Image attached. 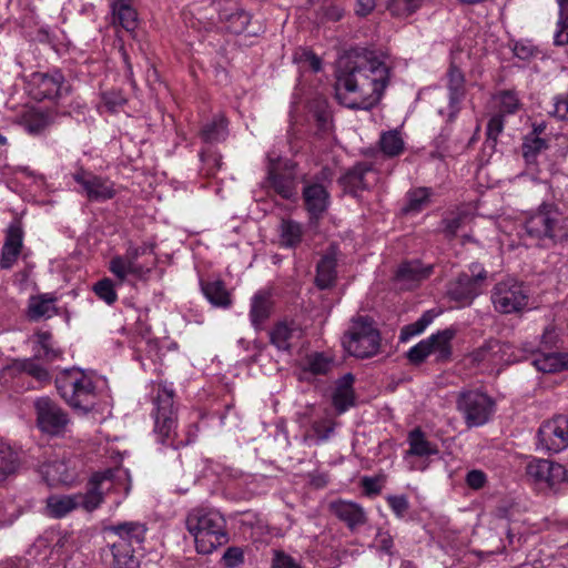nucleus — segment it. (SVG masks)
Returning <instances> with one entry per match:
<instances>
[{
	"instance_id": "nucleus-1",
	"label": "nucleus",
	"mask_w": 568,
	"mask_h": 568,
	"mask_svg": "<svg viewBox=\"0 0 568 568\" xmlns=\"http://www.w3.org/2000/svg\"><path fill=\"white\" fill-rule=\"evenodd\" d=\"M389 68L373 51L355 50L339 61L335 97L354 110L375 106L389 82Z\"/></svg>"
},
{
	"instance_id": "nucleus-2",
	"label": "nucleus",
	"mask_w": 568,
	"mask_h": 568,
	"mask_svg": "<svg viewBox=\"0 0 568 568\" xmlns=\"http://www.w3.org/2000/svg\"><path fill=\"white\" fill-rule=\"evenodd\" d=\"M185 527L195 542L199 554H212L227 542L226 521L215 508L196 506L189 510Z\"/></svg>"
},
{
	"instance_id": "nucleus-3",
	"label": "nucleus",
	"mask_w": 568,
	"mask_h": 568,
	"mask_svg": "<svg viewBox=\"0 0 568 568\" xmlns=\"http://www.w3.org/2000/svg\"><path fill=\"white\" fill-rule=\"evenodd\" d=\"M73 549V541L69 534L61 531H47L39 537L32 546L30 555L42 568H65L64 561ZM6 568H31L28 559H19Z\"/></svg>"
},
{
	"instance_id": "nucleus-4",
	"label": "nucleus",
	"mask_w": 568,
	"mask_h": 568,
	"mask_svg": "<svg viewBox=\"0 0 568 568\" xmlns=\"http://www.w3.org/2000/svg\"><path fill=\"white\" fill-rule=\"evenodd\" d=\"M342 345L345 351L357 358L376 355L381 346V334L369 316H355L348 331L344 334Z\"/></svg>"
},
{
	"instance_id": "nucleus-5",
	"label": "nucleus",
	"mask_w": 568,
	"mask_h": 568,
	"mask_svg": "<svg viewBox=\"0 0 568 568\" xmlns=\"http://www.w3.org/2000/svg\"><path fill=\"white\" fill-rule=\"evenodd\" d=\"M108 531L119 537L111 546L114 568H139L134 557V546H141L145 539L146 527L138 521H126L110 526Z\"/></svg>"
},
{
	"instance_id": "nucleus-6",
	"label": "nucleus",
	"mask_w": 568,
	"mask_h": 568,
	"mask_svg": "<svg viewBox=\"0 0 568 568\" xmlns=\"http://www.w3.org/2000/svg\"><path fill=\"white\" fill-rule=\"evenodd\" d=\"M566 220L567 216L557 206L541 204L536 212L526 219L524 229L530 237L549 239L561 243L564 239H567Z\"/></svg>"
},
{
	"instance_id": "nucleus-7",
	"label": "nucleus",
	"mask_w": 568,
	"mask_h": 568,
	"mask_svg": "<svg viewBox=\"0 0 568 568\" xmlns=\"http://www.w3.org/2000/svg\"><path fill=\"white\" fill-rule=\"evenodd\" d=\"M469 273H460L454 281L449 282L447 295L452 301L467 306L480 294L484 282L487 278V271L480 263H471Z\"/></svg>"
},
{
	"instance_id": "nucleus-8",
	"label": "nucleus",
	"mask_w": 568,
	"mask_h": 568,
	"mask_svg": "<svg viewBox=\"0 0 568 568\" xmlns=\"http://www.w3.org/2000/svg\"><path fill=\"white\" fill-rule=\"evenodd\" d=\"M97 489H88L84 494L50 495L45 500L44 515L50 518L60 519L79 507L87 511H92L100 506V493Z\"/></svg>"
},
{
	"instance_id": "nucleus-9",
	"label": "nucleus",
	"mask_w": 568,
	"mask_h": 568,
	"mask_svg": "<svg viewBox=\"0 0 568 568\" xmlns=\"http://www.w3.org/2000/svg\"><path fill=\"white\" fill-rule=\"evenodd\" d=\"M490 298L497 312L513 314L527 307L529 296L523 282L507 277L495 284Z\"/></svg>"
},
{
	"instance_id": "nucleus-10",
	"label": "nucleus",
	"mask_w": 568,
	"mask_h": 568,
	"mask_svg": "<svg viewBox=\"0 0 568 568\" xmlns=\"http://www.w3.org/2000/svg\"><path fill=\"white\" fill-rule=\"evenodd\" d=\"M37 427L49 436H63L69 428L70 418L63 409L48 396H42L34 402Z\"/></svg>"
},
{
	"instance_id": "nucleus-11",
	"label": "nucleus",
	"mask_w": 568,
	"mask_h": 568,
	"mask_svg": "<svg viewBox=\"0 0 568 568\" xmlns=\"http://www.w3.org/2000/svg\"><path fill=\"white\" fill-rule=\"evenodd\" d=\"M31 93L37 100H59L70 94L71 85L63 73L53 69L48 72H34L30 79Z\"/></svg>"
},
{
	"instance_id": "nucleus-12",
	"label": "nucleus",
	"mask_w": 568,
	"mask_h": 568,
	"mask_svg": "<svg viewBox=\"0 0 568 568\" xmlns=\"http://www.w3.org/2000/svg\"><path fill=\"white\" fill-rule=\"evenodd\" d=\"M537 445L550 454H557L568 448V414L557 415L545 420L537 433Z\"/></svg>"
},
{
	"instance_id": "nucleus-13",
	"label": "nucleus",
	"mask_w": 568,
	"mask_h": 568,
	"mask_svg": "<svg viewBox=\"0 0 568 568\" xmlns=\"http://www.w3.org/2000/svg\"><path fill=\"white\" fill-rule=\"evenodd\" d=\"M457 404L469 427L486 424L495 410V400L487 393H460Z\"/></svg>"
},
{
	"instance_id": "nucleus-14",
	"label": "nucleus",
	"mask_w": 568,
	"mask_h": 568,
	"mask_svg": "<svg viewBox=\"0 0 568 568\" xmlns=\"http://www.w3.org/2000/svg\"><path fill=\"white\" fill-rule=\"evenodd\" d=\"M174 393H158L154 398V434L161 444H166L173 436L176 426V408Z\"/></svg>"
},
{
	"instance_id": "nucleus-15",
	"label": "nucleus",
	"mask_w": 568,
	"mask_h": 568,
	"mask_svg": "<svg viewBox=\"0 0 568 568\" xmlns=\"http://www.w3.org/2000/svg\"><path fill=\"white\" fill-rule=\"evenodd\" d=\"M471 361L478 365L487 367L498 365H509L523 356H517L514 346L509 343L501 342L496 338L485 341L479 347L474 349L470 354Z\"/></svg>"
},
{
	"instance_id": "nucleus-16",
	"label": "nucleus",
	"mask_w": 568,
	"mask_h": 568,
	"mask_svg": "<svg viewBox=\"0 0 568 568\" xmlns=\"http://www.w3.org/2000/svg\"><path fill=\"white\" fill-rule=\"evenodd\" d=\"M149 251H152L151 245H130L123 255H116L110 261V272L121 282H123L128 275H132L138 280H145L150 273V268L139 264L138 258Z\"/></svg>"
},
{
	"instance_id": "nucleus-17",
	"label": "nucleus",
	"mask_w": 568,
	"mask_h": 568,
	"mask_svg": "<svg viewBox=\"0 0 568 568\" xmlns=\"http://www.w3.org/2000/svg\"><path fill=\"white\" fill-rule=\"evenodd\" d=\"M98 488L100 493V504L103 500V496L109 493L120 495V498L115 499V504L119 505L129 495L131 490V479L128 470L125 469H108L104 473L94 474L90 481L88 489Z\"/></svg>"
},
{
	"instance_id": "nucleus-18",
	"label": "nucleus",
	"mask_w": 568,
	"mask_h": 568,
	"mask_svg": "<svg viewBox=\"0 0 568 568\" xmlns=\"http://www.w3.org/2000/svg\"><path fill=\"white\" fill-rule=\"evenodd\" d=\"M58 390H103L108 382L93 371H83L77 367L60 372L55 377Z\"/></svg>"
},
{
	"instance_id": "nucleus-19",
	"label": "nucleus",
	"mask_w": 568,
	"mask_h": 568,
	"mask_svg": "<svg viewBox=\"0 0 568 568\" xmlns=\"http://www.w3.org/2000/svg\"><path fill=\"white\" fill-rule=\"evenodd\" d=\"M72 178L81 186L90 202H105L116 194L114 183L108 178L97 175L84 169L78 170Z\"/></svg>"
},
{
	"instance_id": "nucleus-20",
	"label": "nucleus",
	"mask_w": 568,
	"mask_h": 568,
	"mask_svg": "<svg viewBox=\"0 0 568 568\" xmlns=\"http://www.w3.org/2000/svg\"><path fill=\"white\" fill-rule=\"evenodd\" d=\"M526 475L536 485L548 488H555L567 479V470L562 465L541 458L528 462Z\"/></svg>"
},
{
	"instance_id": "nucleus-21",
	"label": "nucleus",
	"mask_w": 568,
	"mask_h": 568,
	"mask_svg": "<svg viewBox=\"0 0 568 568\" xmlns=\"http://www.w3.org/2000/svg\"><path fill=\"white\" fill-rule=\"evenodd\" d=\"M302 200L311 222L320 221L331 204V194L326 185L310 183L303 178Z\"/></svg>"
},
{
	"instance_id": "nucleus-22",
	"label": "nucleus",
	"mask_w": 568,
	"mask_h": 568,
	"mask_svg": "<svg viewBox=\"0 0 568 568\" xmlns=\"http://www.w3.org/2000/svg\"><path fill=\"white\" fill-rule=\"evenodd\" d=\"M268 337L278 352L292 354L303 337V329L294 321H278L271 327Z\"/></svg>"
},
{
	"instance_id": "nucleus-23",
	"label": "nucleus",
	"mask_w": 568,
	"mask_h": 568,
	"mask_svg": "<svg viewBox=\"0 0 568 568\" xmlns=\"http://www.w3.org/2000/svg\"><path fill=\"white\" fill-rule=\"evenodd\" d=\"M24 231L19 220H13L6 230V237L1 248L0 266L10 270L18 261L23 247Z\"/></svg>"
},
{
	"instance_id": "nucleus-24",
	"label": "nucleus",
	"mask_w": 568,
	"mask_h": 568,
	"mask_svg": "<svg viewBox=\"0 0 568 568\" xmlns=\"http://www.w3.org/2000/svg\"><path fill=\"white\" fill-rule=\"evenodd\" d=\"M434 271L432 264H423L419 260L403 262L395 274V282L402 290H413L427 280Z\"/></svg>"
},
{
	"instance_id": "nucleus-25",
	"label": "nucleus",
	"mask_w": 568,
	"mask_h": 568,
	"mask_svg": "<svg viewBox=\"0 0 568 568\" xmlns=\"http://www.w3.org/2000/svg\"><path fill=\"white\" fill-rule=\"evenodd\" d=\"M372 171L373 164L371 162H357L338 178L337 183L344 193L357 197L363 191L368 189L366 175Z\"/></svg>"
},
{
	"instance_id": "nucleus-26",
	"label": "nucleus",
	"mask_w": 568,
	"mask_h": 568,
	"mask_svg": "<svg viewBox=\"0 0 568 568\" xmlns=\"http://www.w3.org/2000/svg\"><path fill=\"white\" fill-rule=\"evenodd\" d=\"M328 509L351 530H355L367 523L366 510L355 501L345 499L333 500L329 503Z\"/></svg>"
},
{
	"instance_id": "nucleus-27",
	"label": "nucleus",
	"mask_w": 568,
	"mask_h": 568,
	"mask_svg": "<svg viewBox=\"0 0 568 568\" xmlns=\"http://www.w3.org/2000/svg\"><path fill=\"white\" fill-rule=\"evenodd\" d=\"M448 112L447 121L455 120L460 111V103L466 95L465 75L459 68L450 64L447 71Z\"/></svg>"
},
{
	"instance_id": "nucleus-28",
	"label": "nucleus",
	"mask_w": 568,
	"mask_h": 568,
	"mask_svg": "<svg viewBox=\"0 0 568 568\" xmlns=\"http://www.w3.org/2000/svg\"><path fill=\"white\" fill-rule=\"evenodd\" d=\"M274 301L270 290H260L251 298L250 322L256 332L264 328V324L271 317Z\"/></svg>"
},
{
	"instance_id": "nucleus-29",
	"label": "nucleus",
	"mask_w": 568,
	"mask_h": 568,
	"mask_svg": "<svg viewBox=\"0 0 568 568\" xmlns=\"http://www.w3.org/2000/svg\"><path fill=\"white\" fill-rule=\"evenodd\" d=\"M65 403L79 415H103L108 409L106 403L97 398V393H63Z\"/></svg>"
},
{
	"instance_id": "nucleus-30",
	"label": "nucleus",
	"mask_w": 568,
	"mask_h": 568,
	"mask_svg": "<svg viewBox=\"0 0 568 568\" xmlns=\"http://www.w3.org/2000/svg\"><path fill=\"white\" fill-rule=\"evenodd\" d=\"M112 14V24L133 32L139 23L138 12L132 7V0H109Z\"/></svg>"
},
{
	"instance_id": "nucleus-31",
	"label": "nucleus",
	"mask_w": 568,
	"mask_h": 568,
	"mask_svg": "<svg viewBox=\"0 0 568 568\" xmlns=\"http://www.w3.org/2000/svg\"><path fill=\"white\" fill-rule=\"evenodd\" d=\"M457 331L453 327L438 331L426 339L430 341V355L435 356V361L438 363H445L450 361L453 356L452 342L456 336Z\"/></svg>"
},
{
	"instance_id": "nucleus-32",
	"label": "nucleus",
	"mask_w": 568,
	"mask_h": 568,
	"mask_svg": "<svg viewBox=\"0 0 568 568\" xmlns=\"http://www.w3.org/2000/svg\"><path fill=\"white\" fill-rule=\"evenodd\" d=\"M267 182L270 186L284 200L295 201L297 199V183L294 175L278 172L273 168L268 169Z\"/></svg>"
},
{
	"instance_id": "nucleus-33",
	"label": "nucleus",
	"mask_w": 568,
	"mask_h": 568,
	"mask_svg": "<svg viewBox=\"0 0 568 568\" xmlns=\"http://www.w3.org/2000/svg\"><path fill=\"white\" fill-rule=\"evenodd\" d=\"M41 474L49 485L71 484L75 473L63 459L48 462L41 466Z\"/></svg>"
},
{
	"instance_id": "nucleus-34",
	"label": "nucleus",
	"mask_w": 568,
	"mask_h": 568,
	"mask_svg": "<svg viewBox=\"0 0 568 568\" xmlns=\"http://www.w3.org/2000/svg\"><path fill=\"white\" fill-rule=\"evenodd\" d=\"M538 353L539 355L531 362L537 371L542 373H557L568 369V353L541 349H539Z\"/></svg>"
},
{
	"instance_id": "nucleus-35",
	"label": "nucleus",
	"mask_w": 568,
	"mask_h": 568,
	"mask_svg": "<svg viewBox=\"0 0 568 568\" xmlns=\"http://www.w3.org/2000/svg\"><path fill=\"white\" fill-rule=\"evenodd\" d=\"M57 297L52 294L45 293L31 296L28 303L27 315L31 321H39L40 318H51L58 314L55 307Z\"/></svg>"
},
{
	"instance_id": "nucleus-36",
	"label": "nucleus",
	"mask_w": 568,
	"mask_h": 568,
	"mask_svg": "<svg viewBox=\"0 0 568 568\" xmlns=\"http://www.w3.org/2000/svg\"><path fill=\"white\" fill-rule=\"evenodd\" d=\"M407 443L409 448L405 453L404 458L406 460L413 456L429 457L432 455H437L439 452L438 446L435 443L429 442L419 428H415L409 432Z\"/></svg>"
},
{
	"instance_id": "nucleus-37",
	"label": "nucleus",
	"mask_w": 568,
	"mask_h": 568,
	"mask_svg": "<svg viewBox=\"0 0 568 568\" xmlns=\"http://www.w3.org/2000/svg\"><path fill=\"white\" fill-rule=\"evenodd\" d=\"M471 220L473 215L467 210L456 209L444 214L440 230L448 240H453Z\"/></svg>"
},
{
	"instance_id": "nucleus-38",
	"label": "nucleus",
	"mask_w": 568,
	"mask_h": 568,
	"mask_svg": "<svg viewBox=\"0 0 568 568\" xmlns=\"http://www.w3.org/2000/svg\"><path fill=\"white\" fill-rule=\"evenodd\" d=\"M201 290L213 306L229 308L232 305L231 295L223 281H201Z\"/></svg>"
},
{
	"instance_id": "nucleus-39",
	"label": "nucleus",
	"mask_w": 568,
	"mask_h": 568,
	"mask_svg": "<svg viewBox=\"0 0 568 568\" xmlns=\"http://www.w3.org/2000/svg\"><path fill=\"white\" fill-rule=\"evenodd\" d=\"M204 143L213 144L224 141L227 136V121L222 114L214 115L204 123L199 133Z\"/></svg>"
},
{
	"instance_id": "nucleus-40",
	"label": "nucleus",
	"mask_w": 568,
	"mask_h": 568,
	"mask_svg": "<svg viewBox=\"0 0 568 568\" xmlns=\"http://www.w3.org/2000/svg\"><path fill=\"white\" fill-rule=\"evenodd\" d=\"M220 19L226 22V28L232 33L256 34L255 31L250 30L251 14L245 10L237 9L234 12H227V10L224 9L220 12Z\"/></svg>"
},
{
	"instance_id": "nucleus-41",
	"label": "nucleus",
	"mask_w": 568,
	"mask_h": 568,
	"mask_svg": "<svg viewBox=\"0 0 568 568\" xmlns=\"http://www.w3.org/2000/svg\"><path fill=\"white\" fill-rule=\"evenodd\" d=\"M53 122L51 111H32L23 115L21 124L29 134L41 135Z\"/></svg>"
},
{
	"instance_id": "nucleus-42",
	"label": "nucleus",
	"mask_w": 568,
	"mask_h": 568,
	"mask_svg": "<svg viewBox=\"0 0 568 568\" xmlns=\"http://www.w3.org/2000/svg\"><path fill=\"white\" fill-rule=\"evenodd\" d=\"M336 258L332 254L324 255L316 266V286L326 290L334 285L336 280Z\"/></svg>"
},
{
	"instance_id": "nucleus-43",
	"label": "nucleus",
	"mask_w": 568,
	"mask_h": 568,
	"mask_svg": "<svg viewBox=\"0 0 568 568\" xmlns=\"http://www.w3.org/2000/svg\"><path fill=\"white\" fill-rule=\"evenodd\" d=\"M303 226L293 220H282L280 224V243L287 248L296 247L303 239Z\"/></svg>"
},
{
	"instance_id": "nucleus-44",
	"label": "nucleus",
	"mask_w": 568,
	"mask_h": 568,
	"mask_svg": "<svg viewBox=\"0 0 568 568\" xmlns=\"http://www.w3.org/2000/svg\"><path fill=\"white\" fill-rule=\"evenodd\" d=\"M432 195L430 189L417 187L407 193V203L402 209L405 214H417L419 213L429 202Z\"/></svg>"
},
{
	"instance_id": "nucleus-45",
	"label": "nucleus",
	"mask_w": 568,
	"mask_h": 568,
	"mask_svg": "<svg viewBox=\"0 0 568 568\" xmlns=\"http://www.w3.org/2000/svg\"><path fill=\"white\" fill-rule=\"evenodd\" d=\"M546 149V140L539 138L536 131L526 135L521 145L523 156L528 164L535 163L537 156Z\"/></svg>"
},
{
	"instance_id": "nucleus-46",
	"label": "nucleus",
	"mask_w": 568,
	"mask_h": 568,
	"mask_svg": "<svg viewBox=\"0 0 568 568\" xmlns=\"http://www.w3.org/2000/svg\"><path fill=\"white\" fill-rule=\"evenodd\" d=\"M382 152L387 156H398L404 151V141L397 130L384 132L379 138Z\"/></svg>"
},
{
	"instance_id": "nucleus-47",
	"label": "nucleus",
	"mask_w": 568,
	"mask_h": 568,
	"mask_svg": "<svg viewBox=\"0 0 568 568\" xmlns=\"http://www.w3.org/2000/svg\"><path fill=\"white\" fill-rule=\"evenodd\" d=\"M18 467L17 453L9 445L0 443V479L13 474Z\"/></svg>"
},
{
	"instance_id": "nucleus-48",
	"label": "nucleus",
	"mask_w": 568,
	"mask_h": 568,
	"mask_svg": "<svg viewBox=\"0 0 568 568\" xmlns=\"http://www.w3.org/2000/svg\"><path fill=\"white\" fill-rule=\"evenodd\" d=\"M559 4V19L554 34L555 45H568V0H557Z\"/></svg>"
},
{
	"instance_id": "nucleus-49",
	"label": "nucleus",
	"mask_w": 568,
	"mask_h": 568,
	"mask_svg": "<svg viewBox=\"0 0 568 568\" xmlns=\"http://www.w3.org/2000/svg\"><path fill=\"white\" fill-rule=\"evenodd\" d=\"M423 0H387V10L397 18H407L415 13Z\"/></svg>"
},
{
	"instance_id": "nucleus-50",
	"label": "nucleus",
	"mask_w": 568,
	"mask_h": 568,
	"mask_svg": "<svg viewBox=\"0 0 568 568\" xmlns=\"http://www.w3.org/2000/svg\"><path fill=\"white\" fill-rule=\"evenodd\" d=\"M332 367V361L321 353H315L307 357L306 367L303 375H325Z\"/></svg>"
},
{
	"instance_id": "nucleus-51",
	"label": "nucleus",
	"mask_w": 568,
	"mask_h": 568,
	"mask_svg": "<svg viewBox=\"0 0 568 568\" xmlns=\"http://www.w3.org/2000/svg\"><path fill=\"white\" fill-rule=\"evenodd\" d=\"M496 99L499 103L498 114L504 116L514 114L520 106L518 94L513 90H503L497 93Z\"/></svg>"
},
{
	"instance_id": "nucleus-52",
	"label": "nucleus",
	"mask_w": 568,
	"mask_h": 568,
	"mask_svg": "<svg viewBox=\"0 0 568 568\" xmlns=\"http://www.w3.org/2000/svg\"><path fill=\"white\" fill-rule=\"evenodd\" d=\"M504 118L505 116L503 114L496 113L489 119V121L487 123L485 145L490 148L491 150L495 149V146L497 144L498 135L504 130V125H505Z\"/></svg>"
},
{
	"instance_id": "nucleus-53",
	"label": "nucleus",
	"mask_w": 568,
	"mask_h": 568,
	"mask_svg": "<svg viewBox=\"0 0 568 568\" xmlns=\"http://www.w3.org/2000/svg\"><path fill=\"white\" fill-rule=\"evenodd\" d=\"M93 292L100 300L104 301L108 305L114 304L118 300V294L115 292L114 284L112 280L108 277L98 281L93 285Z\"/></svg>"
},
{
	"instance_id": "nucleus-54",
	"label": "nucleus",
	"mask_w": 568,
	"mask_h": 568,
	"mask_svg": "<svg viewBox=\"0 0 568 568\" xmlns=\"http://www.w3.org/2000/svg\"><path fill=\"white\" fill-rule=\"evenodd\" d=\"M430 341L432 339L424 338L408 349L406 357L409 363L414 365H420L426 361L428 356H430Z\"/></svg>"
},
{
	"instance_id": "nucleus-55",
	"label": "nucleus",
	"mask_w": 568,
	"mask_h": 568,
	"mask_svg": "<svg viewBox=\"0 0 568 568\" xmlns=\"http://www.w3.org/2000/svg\"><path fill=\"white\" fill-rule=\"evenodd\" d=\"M19 368L39 382H45L50 378L49 372L32 358L23 359L19 364Z\"/></svg>"
},
{
	"instance_id": "nucleus-56",
	"label": "nucleus",
	"mask_w": 568,
	"mask_h": 568,
	"mask_svg": "<svg viewBox=\"0 0 568 568\" xmlns=\"http://www.w3.org/2000/svg\"><path fill=\"white\" fill-rule=\"evenodd\" d=\"M102 101H103L104 106L110 112H116L119 109H121L126 103V99L122 94V92L115 91V90L104 92L102 94Z\"/></svg>"
},
{
	"instance_id": "nucleus-57",
	"label": "nucleus",
	"mask_w": 568,
	"mask_h": 568,
	"mask_svg": "<svg viewBox=\"0 0 568 568\" xmlns=\"http://www.w3.org/2000/svg\"><path fill=\"white\" fill-rule=\"evenodd\" d=\"M332 403L337 413L343 414L355 405L354 393H333Z\"/></svg>"
},
{
	"instance_id": "nucleus-58",
	"label": "nucleus",
	"mask_w": 568,
	"mask_h": 568,
	"mask_svg": "<svg viewBox=\"0 0 568 568\" xmlns=\"http://www.w3.org/2000/svg\"><path fill=\"white\" fill-rule=\"evenodd\" d=\"M559 333L554 326H547L541 335L540 349L541 351H554L558 348Z\"/></svg>"
},
{
	"instance_id": "nucleus-59",
	"label": "nucleus",
	"mask_w": 568,
	"mask_h": 568,
	"mask_svg": "<svg viewBox=\"0 0 568 568\" xmlns=\"http://www.w3.org/2000/svg\"><path fill=\"white\" fill-rule=\"evenodd\" d=\"M550 114L559 120L568 121V92L554 98V109Z\"/></svg>"
},
{
	"instance_id": "nucleus-60",
	"label": "nucleus",
	"mask_w": 568,
	"mask_h": 568,
	"mask_svg": "<svg viewBox=\"0 0 568 568\" xmlns=\"http://www.w3.org/2000/svg\"><path fill=\"white\" fill-rule=\"evenodd\" d=\"M387 504L398 518H403L409 508L408 500L405 496H389L387 497Z\"/></svg>"
},
{
	"instance_id": "nucleus-61",
	"label": "nucleus",
	"mask_w": 568,
	"mask_h": 568,
	"mask_svg": "<svg viewBox=\"0 0 568 568\" xmlns=\"http://www.w3.org/2000/svg\"><path fill=\"white\" fill-rule=\"evenodd\" d=\"M334 423L331 419L313 423V430L318 439L326 440L334 430Z\"/></svg>"
},
{
	"instance_id": "nucleus-62",
	"label": "nucleus",
	"mask_w": 568,
	"mask_h": 568,
	"mask_svg": "<svg viewBox=\"0 0 568 568\" xmlns=\"http://www.w3.org/2000/svg\"><path fill=\"white\" fill-rule=\"evenodd\" d=\"M376 547L379 551L392 555V549L394 547L393 537L388 531H378L376 535Z\"/></svg>"
},
{
	"instance_id": "nucleus-63",
	"label": "nucleus",
	"mask_w": 568,
	"mask_h": 568,
	"mask_svg": "<svg viewBox=\"0 0 568 568\" xmlns=\"http://www.w3.org/2000/svg\"><path fill=\"white\" fill-rule=\"evenodd\" d=\"M487 476L484 471L474 469L468 471L466 476V484L473 489H480L485 486Z\"/></svg>"
},
{
	"instance_id": "nucleus-64",
	"label": "nucleus",
	"mask_w": 568,
	"mask_h": 568,
	"mask_svg": "<svg viewBox=\"0 0 568 568\" xmlns=\"http://www.w3.org/2000/svg\"><path fill=\"white\" fill-rule=\"evenodd\" d=\"M323 19L326 21H339L344 17V9L337 4H328L321 9Z\"/></svg>"
}]
</instances>
